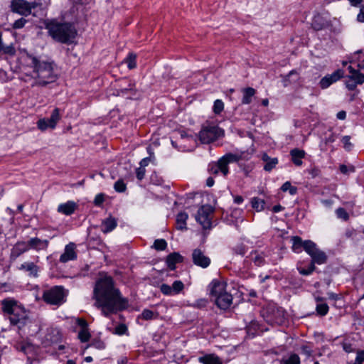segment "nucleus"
<instances>
[{
  "label": "nucleus",
  "instance_id": "62",
  "mask_svg": "<svg viewBox=\"0 0 364 364\" xmlns=\"http://www.w3.org/2000/svg\"><path fill=\"white\" fill-rule=\"evenodd\" d=\"M309 172L313 178H315L319 175L320 171L318 168H314L309 170Z\"/></svg>",
  "mask_w": 364,
  "mask_h": 364
},
{
  "label": "nucleus",
  "instance_id": "10",
  "mask_svg": "<svg viewBox=\"0 0 364 364\" xmlns=\"http://www.w3.org/2000/svg\"><path fill=\"white\" fill-rule=\"evenodd\" d=\"M213 213V208L212 206L208 205H203L198 209L196 219L204 229L210 228V215Z\"/></svg>",
  "mask_w": 364,
  "mask_h": 364
},
{
  "label": "nucleus",
  "instance_id": "7",
  "mask_svg": "<svg viewBox=\"0 0 364 364\" xmlns=\"http://www.w3.org/2000/svg\"><path fill=\"white\" fill-rule=\"evenodd\" d=\"M224 131L216 125L203 127L199 132V139L203 144H209L223 136Z\"/></svg>",
  "mask_w": 364,
  "mask_h": 364
},
{
  "label": "nucleus",
  "instance_id": "43",
  "mask_svg": "<svg viewBox=\"0 0 364 364\" xmlns=\"http://www.w3.org/2000/svg\"><path fill=\"white\" fill-rule=\"evenodd\" d=\"M156 316H155V314L154 311L149 310V309H144L143 310L141 316H140V318L144 319V320H151V319H153L154 318H156Z\"/></svg>",
  "mask_w": 364,
  "mask_h": 364
},
{
  "label": "nucleus",
  "instance_id": "50",
  "mask_svg": "<svg viewBox=\"0 0 364 364\" xmlns=\"http://www.w3.org/2000/svg\"><path fill=\"white\" fill-rule=\"evenodd\" d=\"M105 200V196L102 193L97 194L94 200V204L100 206Z\"/></svg>",
  "mask_w": 364,
  "mask_h": 364
},
{
  "label": "nucleus",
  "instance_id": "61",
  "mask_svg": "<svg viewBox=\"0 0 364 364\" xmlns=\"http://www.w3.org/2000/svg\"><path fill=\"white\" fill-rule=\"evenodd\" d=\"M357 18L359 21L364 22V5L361 7Z\"/></svg>",
  "mask_w": 364,
  "mask_h": 364
},
{
  "label": "nucleus",
  "instance_id": "23",
  "mask_svg": "<svg viewBox=\"0 0 364 364\" xmlns=\"http://www.w3.org/2000/svg\"><path fill=\"white\" fill-rule=\"evenodd\" d=\"M19 269L28 272L30 276L37 277L39 267L33 262H24L21 265Z\"/></svg>",
  "mask_w": 364,
  "mask_h": 364
},
{
  "label": "nucleus",
  "instance_id": "4",
  "mask_svg": "<svg viewBox=\"0 0 364 364\" xmlns=\"http://www.w3.org/2000/svg\"><path fill=\"white\" fill-rule=\"evenodd\" d=\"M47 28L50 35L56 41L67 43L75 36V31L71 24L50 22Z\"/></svg>",
  "mask_w": 364,
  "mask_h": 364
},
{
  "label": "nucleus",
  "instance_id": "27",
  "mask_svg": "<svg viewBox=\"0 0 364 364\" xmlns=\"http://www.w3.org/2000/svg\"><path fill=\"white\" fill-rule=\"evenodd\" d=\"M243 97L242 99V103L244 105H248L252 102V97L255 95L256 90L252 87H246L242 90Z\"/></svg>",
  "mask_w": 364,
  "mask_h": 364
},
{
  "label": "nucleus",
  "instance_id": "58",
  "mask_svg": "<svg viewBox=\"0 0 364 364\" xmlns=\"http://www.w3.org/2000/svg\"><path fill=\"white\" fill-rule=\"evenodd\" d=\"M301 353L306 355L307 356H311L312 353V350L307 346H302L301 348Z\"/></svg>",
  "mask_w": 364,
  "mask_h": 364
},
{
  "label": "nucleus",
  "instance_id": "31",
  "mask_svg": "<svg viewBox=\"0 0 364 364\" xmlns=\"http://www.w3.org/2000/svg\"><path fill=\"white\" fill-rule=\"evenodd\" d=\"M48 119L50 121V128L54 129L56 126L57 122L60 119L59 109L58 108H55L53 111L50 117L48 118Z\"/></svg>",
  "mask_w": 364,
  "mask_h": 364
},
{
  "label": "nucleus",
  "instance_id": "17",
  "mask_svg": "<svg viewBox=\"0 0 364 364\" xmlns=\"http://www.w3.org/2000/svg\"><path fill=\"white\" fill-rule=\"evenodd\" d=\"M75 245L73 242L69 243L65 247L64 252L60 257V262L65 263L70 260H74L77 257L75 252Z\"/></svg>",
  "mask_w": 364,
  "mask_h": 364
},
{
  "label": "nucleus",
  "instance_id": "49",
  "mask_svg": "<svg viewBox=\"0 0 364 364\" xmlns=\"http://www.w3.org/2000/svg\"><path fill=\"white\" fill-rule=\"evenodd\" d=\"M364 363V350H360L357 353V355L353 364H363Z\"/></svg>",
  "mask_w": 364,
  "mask_h": 364
},
{
  "label": "nucleus",
  "instance_id": "28",
  "mask_svg": "<svg viewBox=\"0 0 364 364\" xmlns=\"http://www.w3.org/2000/svg\"><path fill=\"white\" fill-rule=\"evenodd\" d=\"M188 215L186 213H179L176 216V228L178 230H186V220Z\"/></svg>",
  "mask_w": 364,
  "mask_h": 364
},
{
  "label": "nucleus",
  "instance_id": "45",
  "mask_svg": "<svg viewBox=\"0 0 364 364\" xmlns=\"http://www.w3.org/2000/svg\"><path fill=\"white\" fill-rule=\"evenodd\" d=\"M252 259L253 260L255 264L257 266L262 265L264 261V257L261 255H259L257 252H255L254 254H252Z\"/></svg>",
  "mask_w": 364,
  "mask_h": 364
},
{
  "label": "nucleus",
  "instance_id": "25",
  "mask_svg": "<svg viewBox=\"0 0 364 364\" xmlns=\"http://www.w3.org/2000/svg\"><path fill=\"white\" fill-rule=\"evenodd\" d=\"M290 154L291 156V160L296 166H299L302 164L301 159L305 156L304 151L294 149L291 151Z\"/></svg>",
  "mask_w": 364,
  "mask_h": 364
},
{
  "label": "nucleus",
  "instance_id": "22",
  "mask_svg": "<svg viewBox=\"0 0 364 364\" xmlns=\"http://www.w3.org/2000/svg\"><path fill=\"white\" fill-rule=\"evenodd\" d=\"M117 226V220L115 218L109 216L107 219L104 220L102 223L101 230L104 233H107L113 230Z\"/></svg>",
  "mask_w": 364,
  "mask_h": 364
},
{
  "label": "nucleus",
  "instance_id": "24",
  "mask_svg": "<svg viewBox=\"0 0 364 364\" xmlns=\"http://www.w3.org/2000/svg\"><path fill=\"white\" fill-rule=\"evenodd\" d=\"M203 364H223L221 359L215 354H208L198 358Z\"/></svg>",
  "mask_w": 364,
  "mask_h": 364
},
{
  "label": "nucleus",
  "instance_id": "19",
  "mask_svg": "<svg viewBox=\"0 0 364 364\" xmlns=\"http://www.w3.org/2000/svg\"><path fill=\"white\" fill-rule=\"evenodd\" d=\"M29 249H34L36 250H46L48 246V241L47 240H41L38 237L31 238L28 241Z\"/></svg>",
  "mask_w": 364,
  "mask_h": 364
},
{
  "label": "nucleus",
  "instance_id": "32",
  "mask_svg": "<svg viewBox=\"0 0 364 364\" xmlns=\"http://www.w3.org/2000/svg\"><path fill=\"white\" fill-rule=\"evenodd\" d=\"M252 207L257 211H261L264 209L265 202L259 198H253L252 199Z\"/></svg>",
  "mask_w": 364,
  "mask_h": 364
},
{
  "label": "nucleus",
  "instance_id": "44",
  "mask_svg": "<svg viewBox=\"0 0 364 364\" xmlns=\"http://www.w3.org/2000/svg\"><path fill=\"white\" fill-rule=\"evenodd\" d=\"M50 121L48 119H39L37 122L38 128L41 131H45L46 129L50 128Z\"/></svg>",
  "mask_w": 364,
  "mask_h": 364
},
{
  "label": "nucleus",
  "instance_id": "34",
  "mask_svg": "<svg viewBox=\"0 0 364 364\" xmlns=\"http://www.w3.org/2000/svg\"><path fill=\"white\" fill-rule=\"evenodd\" d=\"M283 364H300V358L296 353L291 354L287 359L282 360Z\"/></svg>",
  "mask_w": 364,
  "mask_h": 364
},
{
  "label": "nucleus",
  "instance_id": "51",
  "mask_svg": "<svg viewBox=\"0 0 364 364\" xmlns=\"http://www.w3.org/2000/svg\"><path fill=\"white\" fill-rule=\"evenodd\" d=\"M90 346L94 347L97 349H103L105 348V343L100 340H95L92 341V343L90 344Z\"/></svg>",
  "mask_w": 364,
  "mask_h": 364
},
{
  "label": "nucleus",
  "instance_id": "29",
  "mask_svg": "<svg viewBox=\"0 0 364 364\" xmlns=\"http://www.w3.org/2000/svg\"><path fill=\"white\" fill-rule=\"evenodd\" d=\"M262 160L266 162L264 169L266 171H272L275 166L278 164V159L277 158H270L267 154H264L262 156Z\"/></svg>",
  "mask_w": 364,
  "mask_h": 364
},
{
  "label": "nucleus",
  "instance_id": "54",
  "mask_svg": "<svg viewBox=\"0 0 364 364\" xmlns=\"http://www.w3.org/2000/svg\"><path fill=\"white\" fill-rule=\"evenodd\" d=\"M350 136H345L343 137L342 139V141L344 144V147L347 149V150H350L352 147V144L350 142Z\"/></svg>",
  "mask_w": 364,
  "mask_h": 364
},
{
  "label": "nucleus",
  "instance_id": "13",
  "mask_svg": "<svg viewBox=\"0 0 364 364\" xmlns=\"http://www.w3.org/2000/svg\"><path fill=\"white\" fill-rule=\"evenodd\" d=\"M192 259L193 263L203 268L208 267L210 264V259L205 256L204 252L200 249H195L192 253Z\"/></svg>",
  "mask_w": 364,
  "mask_h": 364
},
{
  "label": "nucleus",
  "instance_id": "47",
  "mask_svg": "<svg viewBox=\"0 0 364 364\" xmlns=\"http://www.w3.org/2000/svg\"><path fill=\"white\" fill-rule=\"evenodd\" d=\"M171 288L172 287L166 284H163L160 287V290L165 295H173L174 294L173 291H171Z\"/></svg>",
  "mask_w": 364,
  "mask_h": 364
},
{
  "label": "nucleus",
  "instance_id": "18",
  "mask_svg": "<svg viewBox=\"0 0 364 364\" xmlns=\"http://www.w3.org/2000/svg\"><path fill=\"white\" fill-rule=\"evenodd\" d=\"M77 205L73 201H68L65 203H61L58 207V211L65 215H70L77 209Z\"/></svg>",
  "mask_w": 364,
  "mask_h": 364
},
{
  "label": "nucleus",
  "instance_id": "14",
  "mask_svg": "<svg viewBox=\"0 0 364 364\" xmlns=\"http://www.w3.org/2000/svg\"><path fill=\"white\" fill-rule=\"evenodd\" d=\"M343 71L341 69H338L333 72L331 75H328L323 77L319 82L320 86L322 89H326L331 84L343 77Z\"/></svg>",
  "mask_w": 364,
  "mask_h": 364
},
{
  "label": "nucleus",
  "instance_id": "38",
  "mask_svg": "<svg viewBox=\"0 0 364 364\" xmlns=\"http://www.w3.org/2000/svg\"><path fill=\"white\" fill-rule=\"evenodd\" d=\"M171 287V291H173V294H178L183 289L184 284L181 281H175Z\"/></svg>",
  "mask_w": 364,
  "mask_h": 364
},
{
  "label": "nucleus",
  "instance_id": "26",
  "mask_svg": "<svg viewBox=\"0 0 364 364\" xmlns=\"http://www.w3.org/2000/svg\"><path fill=\"white\" fill-rule=\"evenodd\" d=\"M293 243L292 250L294 252H299L301 251V248L303 247L305 250V245L307 242H312L311 240L303 241L299 236H294L291 238Z\"/></svg>",
  "mask_w": 364,
  "mask_h": 364
},
{
  "label": "nucleus",
  "instance_id": "1",
  "mask_svg": "<svg viewBox=\"0 0 364 364\" xmlns=\"http://www.w3.org/2000/svg\"><path fill=\"white\" fill-rule=\"evenodd\" d=\"M94 306L100 309L102 314L108 317L125 309L128 306L127 299L122 296L120 291L114 287L112 277L99 279L93 290Z\"/></svg>",
  "mask_w": 364,
  "mask_h": 364
},
{
  "label": "nucleus",
  "instance_id": "12",
  "mask_svg": "<svg viewBox=\"0 0 364 364\" xmlns=\"http://www.w3.org/2000/svg\"><path fill=\"white\" fill-rule=\"evenodd\" d=\"M32 8L31 4L24 0H13L11 2V10L21 15H29Z\"/></svg>",
  "mask_w": 364,
  "mask_h": 364
},
{
  "label": "nucleus",
  "instance_id": "55",
  "mask_svg": "<svg viewBox=\"0 0 364 364\" xmlns=\"http://www.w3.org/2000/svg\"><path fill=\"white\" fill-rule=\"evenodd\" d=\"M207 300L205 299H198L196 301V303L193 304L194 306L197 307V308H203L205 307L206 305H207Z\"/></svg>",
  "mask_w": 364,
  "mask_h": 364
},
{
  "label": "nucleus",
  "instance_id": "52",
  "mask_svg": "<svg viewBox=\"0 0 364 364\" xmlns=\"http://www.w3.org/2000/svg\"><path fill=\"white\" fill-rule=\"evenodd\" d=\"M127 328L124 324H119L115 328V333L122 335L126 333Z\"/></svg>",
  "mask_w": 364,
  "mask_h": 364
},
{
  "label": "nucleus",
  "instance_id": "5",
  "mask_svg": "<svg viewBox=\"0 0 364 364\" xmlns=\"http://www.w3.org/2000/svg\"><path fill=\"white\" fill-rule=\"evenodd\" d=\"M311 26L315 31L328 29L334 33L341 31L340 22L336 18L331 19L328 16L321 14L316 15L314 17Z\"/></svg>",
  "mask_w": 364,
  "mask_h": 364
},
{
  "label": "nucleus",
  "instance_id": "15",
  "mask_svg": "<svg viewBox=\"0 0 364 364\" xmlns=\"http://www.w3.org/2000/svg\"><path fill=\"white\" fill-rule=\"evenodd\" d=\"M226 283L222 281L214 279L210 284V295L214 296L215 299L220 295L225 293L226 291Z\"/></svg>",
  "mask_w": 364,
  "mask_h": 364
},
{
  "label": "nucleus",
  "instance_id": "2",
  "mask_svg": "<svg viewBox=\"0 0 364 364\" xmlns=\"http://www.w3.org/2000/svg\"><path fill=\"white\" fill-rule=\"evenodd\" d=\"M27 58V66L33 69L32 77L35 82L33 85L46 86L56 80L58 75L54 69L53 62L41 60L36 56L25 52Z\"/></svg>",
  "mask_w": 364,
  "mask_h": 364
},
{
  "label": "nucleus",
  "instance_id": "11",
  "mask_svg": "<svg viewBox=\"0 0 364 364\" xmlns=\"http://www.w3.org/2000/svg\"><path fill=\"white\" fill-rule=\"evenodd\" d=\"M240 159V156L229 153L221 157L218 161L217 165L219 166L220 172L224 176H226L229 172L228 164L232 162L238 161Z\"/></svg>",
  "mask_w": 364,
  "mask_h": 364
},
{
  "label": "nucleus",
  "instance_id": "42",
  "mask_svg": "<svg viewBox=\"0 0 364 364\" xmlns=\"http://www.w3.org/2000/svg\"><path fill=\"white\" fill-rule=\"evenodd\" d=\"M114 190L119 193H123L126 191L127 186L121 179L117 181L114 185Z\"/></svg>",
  "mask_w": 364,
  "mask_h": 364
},
{
  "label": "nucleus",
  "instance_id": "41",
  "mask_svg": "<svg viewBox=\"0 0 364 364\" xmlns=\"http://www.w3.org/2000/svg\"><path fill=\"white\" fill-rule=\"evenodd\" d=\"M167 243L164 239H158L154 241V247L157 250H164L166 248Z\"/></svg>",
  "mask_w": 364,
  "mask_h": 364
},
{
  "label": "nucleus",
  "instance_id": "6",
  "mask_svg": "<svg viewBox=\"0 0 364 364\" xmlns=\"http://www.w3.org/2000/svg\"><path fill=\"white\" fill-rule=\"evenodd\" d=\"M67 291L61 286H55L44 291L43 299L51 305H61L65 301Z\"/></svg>",
  "mask_w": 364,
  "mask_h": 364
},
{
  "label": "nucleus",
  "instance_id": "36",
  "mask_svg": "<svg viewBox=\"0 0 364 364\" xmlns=\"http://www.w3.org/2000/svg\"><path fill=\"white\" fill-rule=\"evenodd\" d=\"M336 216L344 220L347 221L349 219V215L343 208H338L336 210Z\"/></svg>",
  "mask_w": 364,
  "mask_h": 364
},
{
  "label": "nucleus",
  "instance_id": "3",
  "mask_svg": "<svg viewBox=\"0 0 364 364\" xmlns=\"http://www.w3.org/2000/svg\"><path fill=\"white\" fill-rule=\"evenodd\" d=\"M2 311L10 315L11 324L17 326L19 329L30 323L28 314L25 309L14 299L7 298L1 301Z\"/></svg>",
  "mask_w": 364,
  "mask_h": 364
},
{
  "label": "nucleus",
  "instance_id": "30",
  "mask_svg": "<svg viewBox=\"0 0 364 364\" xmlns=\"http://www.w3.org/2000/svg\"><path fill=\"white\" fill-rule=\"evenodd\" d=\"M16 53L15 48L13 46H4L2 43L1 38H0V54H6L9 55H14Z\"/></svg>",
  "mask_w": 364,
  "mask_h": 364
},
{
  "label": "nucleus",
  "instance_id": "56",
  "mask_svg": "<svg viewBox=\"0 0 364 364\" xmlns=\"http://www.w3.org/2000/svg\"><path fill=\"white\" fill-rule=\"evenodd\" d=\"M340 171L342 173L347 174L348 171L353 172L355 168L353 166H350V168H348L346 165L342 164L340 166Z\"/></svg>",
  "mask_w": 364,
  "mask_h": 364
},
{
  "label": "nucleus",
  "instance_id": "33",
  "mask_svg": "<svg viewBox=\"0 0 364 364\" xmlns=\"http://www.w3.org/2000/svg\"><path fill=\"white\" fill-rule=\"evenodd\" d=\"M328 306L326 303H318L316 304V310L318 315L325 316L328 312Z\"/></svg>",
  "mask_w": 364,
  "mask_h": 364
},
{
  "label": "nucleus",
  "instance_id": "48",
  "mask_svg": "<svg viewBox=\"0 0 364 364\" xmlns=\"http://www.w3.org/2000/svg\"><path fill=\"white\" fill-rule=\"evenodd\" d=\"M26 23V20L23 18H21L18 20H16L14 24L13 28L14 29H19L23 28L25 26V23Z\"/></svg>",
  "mask_w": 364,
  "mask_h": 364
},
{
  "label": "nucleus",
  "instance_id": "16",
  "mask_svg": "<svg viewBox=\"0 0 364 364\" xmlns=\"http://www.w3.org/2000/svg\"><path fill=\"white\" fill-rule=\"evenodd\" d=\"M215 303L220 309L226 310L232 304V296L228 291L215 299Z\"/></svg>",
  "mask_w": 364,
  "mask_h": 364
},
{
  "label": "nucleus",
  "instance_id": "64",
  "mask_svg": "<svg viewBox=\"0 0 364 364\" xmlns=\"http://www.w3.org/2000/svg\"><path fill=\"white\" fill-rule=\"evenodd\" d=\"M346 117V113L345 111H341L337 114V117L339 119H345Z\"/></svg>",
  "mask_w": 364,
  "mask_h": 364
},
{
  "label": "nucleus",
  "instance_id": "57",
  "mask_svg": "<svg viewBox=\"0 0 364 364\" xmlns=\"http://www.w3.org/2000/svg\"><path fill=\"white\" fill-rule=\"evenodd\" d=\"M235 251L237 254L238 255H244L245 254V247L243 245H237L235 248Z\"/></svg>",
  "mask_w": 364,
  "mask_h": 364
},
{
  "label": "nucleus",
  "instance_id": "60",
  "mask_svg": "<svg viewBox=\"0 0 364 364\" xmlns=\"http://www.w3.org/2000/svg\"><path fill=\"white\" fill-rule=\"evenodd\" d=\"M296 75L297 76V73L295 71V70H291L289 73V74L287 75H286L284 78V86H287V81L289 80V78L292 76V75Z\"/></svg>",
  "mask_w": 364,
  "mask_h": 364
},
{
  "label": "nucleus",
  "instance_id": "63",
  "mask_svg": "<svg viewBox=\"0 0 364 364\" xmlns=\"http://www.w3.org/2000/svg\"><path fill=\"white\" fill-rule=\"evenodd\" d=\"M210 171L211 173L213 174H217L220 171V168L219 166L215 164V165H213L210 168Z\"/></svg>",
  "mask_w": 364,
  "mask_h": 364
},
{
  "label": "nucleus",
  "instance_id": "39",
  "mask_svg": "<svg viewBox=\"0 0 364 364\" xmlns=\"http://www.w3.org/2000/svg\"><path fill=\"white\" fill-rule=\"evenodd\" d=\"M224 109V103L220 100H216L213 105V112L215 114H220Z\"/></svg>",
  "mask_w": 364,
  "mask_h": 364
},
{
  "label": "nucleus",
  "instance_id": "59",
  "mask_svg": "<svg viewBox=\"0 0 364 364\" xmlns=\"http://www.w3.org/2000/svg\"><path fill=\"white\" fill-rule=\"evenodd\" d=\"M77 324L80 326L81 329H87V323L85 320L82 318H77Z\"/></svg>",
  "mask_w": 364,
  "mask_h": 364
},
{
  "label": "nucleus",
  "instance_id": "37",
  "mask_svg": "<svg viewBox=\"0 0 364 364\" xmlns=\"http://www.w3.org/2000/svg\"><path fill=\"white\" fill-rule=\"evenodd\" d=\"M136 55L129 53L127 58L125 59V62L129 69H133L136 67Z\"/></svg>",
  "mask_w": 364,
  "mask_h": 364
},
{
  "label": "nucleus",
  "instance_id": "21",
  "mask_svg": "<svg viewBox=\"0 0 364 364\" xmlns=\"http://www.w3.org/2000/svg\"><path fill=\"white\" fill-rule=\"evenodd\" d=\"M182 261L183 257L178 252H173L166 257V264L171 270L175 269L176 263L181 262Z\"/></svg>",
  "mask_w": 364,
  "mask_h": 364
},
{
  "label": "nucleus",
  "instance_id": "9",
  "mask_svg": "<svg viewBox=\"0 0 364 364\" xmlns=\"http://www.w3.org/2000/svg\"><path fill=\"white\" fill-rule=\"evenodd\" d=\"M305 251L311 256L314 264H321L326 262L327 257L323 251L317 248L314 242H307L305 245Z\"/></svg>",
  "mask_w": 364,
  "mask_h": 364
},
{
  "label": "nucleus",
  "instance_id": "53",
  "mask_svg": "<svg viewBox=\"0 0 364 364\" xmlns=\"http://www.w3.org/2000/svg\"><path fill=\"white\" fill-rule=\"evenodd\" d=\"M146 170L144 168L139 167L136 170V178L139 180H142L145 176Z\"/></svg>",
  "mask_w": 364,
  "mask_h": 364
},
{
  "label": "nucleus",
  "instance_id": "35",
  "mask_svg": "<svg viewBox=\"0 0 364 364\" xmlns=\"http://www.w3.org/2000/svg\"><path fill=\"white\" fill-rule=\"evenodd\" d=\"M282 191H289L291 196L295 195L297 193V188L292 186L291 183L289 181L285 182L281 187Z\"/></svg>",
  "mask_w": 364,
  "mask_h": 364
},
{
  "label": "nucleus",
  "instance_id": "8",
  "mask_svg": "<svg viewBox=\"0 0 364 364\" xmlns=\"http://www.w3.org/2000/svg\"><path fill=\"white\" fill-rule=\"evenodd\" d=\"M348 70L349 74L346 76V86L349 90H354L358 85H362L364 82V74L350 65L348 66Z\"/></svg>",
  "mask_w": 364,
  "mask_h": 364
},
{
  "label": "nucleus",
  "instance_id": "20",
  "mask_svg": "<svg viewBox=\"0 0 364 364\" xmlns=\"http://www.w3.org/2000/svg\"><path fill=\"white\" fill-rule=\"evenodd\" d=\"M28 250L29 246L28 242H18L13 247L11 250V256L14 257H18L21 254L28 251Z\"/></svg>",
  "mask_w": 364,
  "mask_h": 364
},
{
  "label": "nucleus",
  "instance_id": "46",
  "mask_svg": "<svg viewBox=\"0 0 364 364\" xmlns=\"http://www.w3.org/2000/svg\"><path fill=\"white\" fill-rule=\"evenodd\" d=\"M316 269L315 265L313 263H311L308 267V269L299 268V271L301 274L303 275H309L311 274Z\"/></svg>",
  "mask_w": 364,
  "mask_h": 364
},
{
  "label": "nucleus",
  "instance_id": "40",
  "mask_svg": "<svg viewBox=\"0 0 364 364\" xmlns=\"http://www.w3.org/2000/svg\"><path fill=\"white\" fill-rule=\"evenodd\" d=\"M78 338L82 342L85 343L88 341L90 338V333L88 331V328L80 329L78 333Z\"/></svg>",
  "mask_w": 364,
  "mask_h": 364
}]
</instances>
